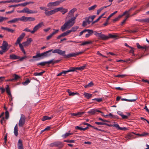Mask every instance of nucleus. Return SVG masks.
<instances>
[{
  "mask_svg": "<svg viewBox=\"0 0 149 149\" xmlns=\"http://www.w3.org/2000/svg\"><path fill=\"white\" fill-rule=\"evenodd\" d=\"M83 52H76L75 53H72L69 54L67 55L65 54V51H62L60 49H56L53 51V53H57L58 54L62 55L66 58H69L71 57H75L83 53Z\"/></svg>",
  "mask_w": 149,
  "mask_h": 149,
  "instance_id": "obj_1",
  "label": "nucleus"
},
{
  "mask_svg": "<svg viewBox=\"0 0 149 149\" xmlns=\"http://www.w3.org/2000/svg\"><path fill=\"white\" fill-rule=\"evenodd\" d=\"M77 16V14H76L75 17L72 18L70 19L65 22L61 27V31L63 32L64 31L67 29H68L72 26L75 22V19Z\"/></svg>",
  "mask_w": 149,
  "mask_h": 149,
  "instance_id": "obj_2",
  "label": "nucleus"
},
{
  "mask_svg": "<svg viewBox=\"0 0 149 149\" xmlns=\"http://www.w3.org/2000/svg\"><path fill=\"white\" fill-rule=\"evenodd\" d=\"M53 51L52 49H51L41 54L39 53H36V55L33 56L32 57L33 58H35L41 56L47 57L50 56L51 54V53H49L51 52L52 51L53 52Z\"/></svg>",
  "mask_w": 149,
  "mask_h": 149,
  "instance_id": "obj_3",
  "label": "nucleus"
},
{
  "mask_svg": "<svg viewBox=\"0 0 149 149\" xmlns=\"http://www.w3.org/2000/svg\"><path fill=\"white\" fill-rule=\"evenodd\" d=\"M96 17V16L95 15L91 16L88 17H86L85 18L86 21H84L83 22L82 26H86V23H87L89 24L93 21L94 19Z\"/></svg>",
  "mask_w": 149,
  "mask_h": 149,
  "instance_id": "obj_4",
  "label": "nucleus"
},
{
  "mask_svg": "<svg viewBox=\"0 0 149 149\" xmlns=\"http://www.w3.org/2000/svg\"><path fill=\"white\" fill-rule=\"evenodd\" d=\"M64 146L63 143L60 141H57L51 143L49 146L51 147H55L58 148V149L61 148Z\"/></svg>",
  "mask_w": 149,
  "mask_h": 149,
  "instance_id": "obj_5",
  "label": "nucleus"
},
{
  "mask_svg": "<svg viewBox=\"0 0 149 149\" xmlns=\"http://www.w3.org/2000/svg\"><path fill=\"white\" fill-rule=\"evenodd\" d=\"M93 32H94L93 33L96 36L98 37L100 39H101L104 40H106V39L108 38V37L106 36V35L102 34L101 32L100 33H99L96 31H94Z\"/></svg>",
  "mask_w": 149,
  "mask_h": 149,
  "instance_id": "obj_6",
  "label": "nucleus"
},
{
  "mask_svg": "<svg viewBox=\"0 0 149 149\" xmlns=\"http://www.w3.org/2000/svg\"><path fill=\"white\" fill-rule=\"evenodd\" d=\"M21 21L23 22L33 21L35 20V18L32 17H26L24 16H22L20 17Z\"/></svg>",
  "mask_w": 149,
  "mask_h": 149,
  "instance_id": "obj_7",
  "label": "nucleus"
},
{
  "mask_svg": "<svg viewBox=\"0 0 149 149\" xmlns=\"http://www.w3.org/2000/svg\"><path fill=\"white\" fill-rule=\"evenodd\" d=\"M26 118L23 114L21 115V117L19 120L18 125L19 127H22L25 124Z\"/></svg>",
  "mask_w": 149,
  "mask_h": 149,
  "instance_id": "obj_8",
  "label": "nucleus"
},
{
  "mask_svg": "<svg viewBox=\"0 0 149 149\" xmlns=\"http://www.w3.org/2000/svg\"><path fill=\"white\" fill-rule=\"evenodd\" d=\"M25 35V34L24 33H22L17 38L16 42L15 43V45H17V44H19V47H20L21 45H22V44H21L20 42L24 38Z\"/></svg>",
  "mask_w": 149,
  "mask_h": 149,
  "instance_id": "obj_9",
  "label": "nucleus"
},
{
  "mask_svg": "<svg viewBox=\"0 0 149 149\" xmlns=\"http://www.w3.org/2000/svg\"><path fill=\"white\" fill-rule=\"evenodd\" d=\"M34 2H33L30 1L29 2H26L24 3H21L18 4L16 5H13L10 6H8L9 8H12V7H16L18 6H21L23 7L25 6L26 5L28 4H29L30 3H33Z\"/></svg>",
  "mask_w": 149,
  "mask_h": 149,
  "instance_id": "obj_10",
  "label": "nucleus"
},
{
  "mask_svg": "<svg viewBox=\"0 0 149 149\" xmlns=\"http://www.w3.org/2000/svg\"><path fill=\"white\" fill-rule=\"evenodd\" d=\"M43 25V22L39 23L37 25H36L33 28V30L31 31L32 34H34L39 28H40Z\"/></svg>",
  "mask_w": 149,
  "mask_h": 149,
  "instance_id": "obj_11",
  "label": "nucleus"
},
{
  "mask_svg": "<svg viewBox=\"0 0 149 149\" xmlns=\"http://www.w3.org/2000/svg\"><path fill=\"white\" fill-rule=\"evenodd\" d=\"M47 10L46 11H45V13L46 16H49L57 12V9L56 8L50 11H48Z\"/></svg>",
  "mask_w": 149,
  "mask_h": 149,
  "instance_id": "obj_12",
  "label": "nucleus"
},
{
  "mask_svg": "<svg viewBox=\"0 0 149 149\" xmlns=\"http://www.w3.org/2000/svg\"><path fill=\"white\" fill-rule=\"evenodd\" d=\"M96 112L100 113H103V112L99 110L95 109H93L88 111V113L90 114V115H94L96 113Z\"/></svg>",
  "mask_w": 149,
  "mask_h": 149,
  "instance_id": "obj_13",
  "label": "nucleus"
},
{
  "mask_svg": "<svg viewBox=\"0 0 149 149\" xmlns=\"http://www.w3.org/2000/svg\"><path fill=\"white\" fill-rule=\"evenodd\" d=\"M56 8L57 10V12L58 11H60L62 13V14L63 15L64 14L68 11L67 9L64 8L63 7Z\"/></svg>",
  "mask_w": 149,
  "mask_h": 149,
  "instance_id": "obj_14",
  "label": "nucleus"
},
{
  "mask_svg": "<svg viewBox=\"0 0 149 149\" xmlns=\"http://www.w3.org/2000/svg\"><path fill=\"white\" fill-rule=\"evenodd\" d=\"M33 40L32 38H29L27 39V40L26 41L23 42L22 44L23 46V47H27L29 45H30L31 42Z\"/></svg>",
  "mask_w": 149,
  "mask_h": 149,
  "instance_id": "obj_15",
  "label": "nucleus"
},
{
  "mask_svg": "<svg viewBox=\"0 0 149 149\" xmlns=\"http://www.w3.org/2000/svg\"><path fill=\"white\" fill-rule=\"evenodd\" d=\"M85 67V66H83L79 67H72L70 68V70H72V71H71V72H74L76 71L77 70H82L84 69Z\"/></svg>",
  "mask_w": 149,
  "mask_h": 149,
  "instance_id": "obj_16",
  "label": "nucleus"
},
{
  "mask_svg": "<svg viewBox=\"0 0 149 149\" xmlns=\"http://www.w3.org/2000/svg\"><path fill=\"white\" fill-rule=\"evenodd\" d=\"M70 33L68 30L66 31L63 33L61 35L58 36L57 37V39H60V38L62 37H64L68 35Z\"/></svg>",
  "mask_w": 149,
  "mask_h": 149,
  "instance_id": "obj_17",
  "label": "nucleus"
},
{
  "mask_svg": "<svg viewBox=\"0 0 149 149\" xmlns=\"http://www.w3.org/2000/svg\"><path fill=\"white\" fill-rule=\"evenodd\" d=\"M8 46V43L7 42L5 41H3L2 45L0 47V48L3 50L6 51Z\"/></svg>",
  "mask_w": 149,
  "mask_h": 149,
  "instance_id": "obj_18",
  "label": "nucleus"
},
{
  "mask_svg": "<svg viewBox=\"0 0 149 149\" xmlns=\"http://www.w3.org/2000/svg\"><path fill=\"white\" fill-rule=\"evenodd\" d=\"M59 3L58 1H57L53 2H50L47 4V6L49 7L50 6H56L59 5Z\"/></svg>",
  "mask_w": 149,
  "mask_h": 149,
  "instance_id": "obj_19",
  "label": "nucleus"
},
{
  "mask_svg": "<svg viewBox=\"0 0 149 149\" xmlns=\"http://www.w3.org/2000/svg\"><path fill=\"white\" fill-rule=\"evenodd\" d=\"M136 46L138 49H145V50H146L148 49L149 47L144 45L143 46H142L140 45L139 43L136 44Z\"/></svg>",
  "mask_w": 149,
  "mask_h": 149,
  "instance_id": "obj_20",
  "label": "nucleus"
},
{
  "mask_svg": "<svg viewBox=\"0 0 149 149\" xmlns=\"http://www.w3.org/2000/svg\"><path fill=\"white\" fill-rule=\"evenodd\" d=\"M17 148L18 149H24L22 143V141L19 139L17 143Z\"/></svg>",
  "mask_w": 149,
  "mask_h": 149,
  "instance_id": "obj_21",
  "label": "nucleus"
},
{
  "mask_svg": "<svg viewBox=\"0 0 149 149\" xmlns=\"http://www.w3.org/2000/svg\"><path fill=\"white\" fill-rule=\"evenodd\" d=\"M19 21H21L20 18H15L11 20H10V21H8L7 22V23H15L17 22H18Z\"/></svg>",
  "mask_w": 149,
  "mask_h": 149,
  "instance_id": "obj_22",
  "label": "nucleus"
},
{
  "mask_svg": "<svg viewBox=\"0 0 149 149\" xmlns=\"http://www.w3.org/2000/svg\"><path fill=\"white\" fill-rule=\"evenodd\" d=\"M71 71H72V70H70V69L66 71H62V72L59 73L57 74V76H59L61 75L62 74H65L68 72H71Z\"/></svg>",
  "mask_w": 149,
  "mask_h": 149,
  "instance_id": "obj_23",
  "label": "nucleus"
},
{
  "mask_svg": "<svg viewBox=\"0 0 149 149\" xmlns=\"http://www.w3.org/2000/svg\"><path fill=\"white\" fill-rule=\"evenodd\" d=\"M10 58L12 59H17L20 58L19 56H17L15 54H12L10 55Z\"/></svg>",
  "mask_w": 149,
  "mask_h": 149,
  "instance_id": "obj_24",
  "label": "nucleus"
},
{
  "mask_svg": "<svg viewBox=\"0 0 149 149\" xmlns=\"http://www.w3.org/2000/svg\"><path fill=\"white\" fill-rule=\"evenodd\" d=\"M85 113L84 112H79L77 113H72V116L77 117H80L81 115H83Z\"/></svg>",
  "mask_w": 149,
  "mask_h": 149,
  "instance_id": "obj_25",
  "label": "nucleus"
},
{
  "mask_svg": "<svg viewBox=\"0 0 149 149\" xmlns=\"http://www.w3.org/2000/svg\"><path fill=\"white\" fill-rule=\"evenodd\" d=\"M79 28V26H74L72 27L71 29L70 30H68L70 33L71 32H73L76 31V30Z\"/></svg>",
  "mask_w": 149,
  "mask_h": 149,
  "instance_id": "obj_26",
  "label": "nucleus"
},
{
  "mask_svg": "<svg viewBox=\"0 0 149 149\" xmlns=\"http://www.w3.org/2000/svg\"><path fill=\"white\" fill-rule=\"evenodd\" d=\"M18 129L17 125L16 124L14 128V133L16 136H17L18 134Z\"/></svg>",
  "mask_w": 149,
  "mask_h": 149,
  "instance_id": "obj_27",
  "label": "nucleus"
},
{
  "mask_svg": "<svg viewBox=\"0 0 149 149\" xmlns=\"http://www.w3.org/2000/svg\"><path fill=\"white\" fill-rule=\"evenodd\" d=\"M6 90L7 93L8 95H9L10 97H11L12 95L11 94L9 88V86L8 85H6Z\"/></svg>",
  "mask_w": 149,
  "mask_h": 149,
  "instance_id": "obj_28",
  "label": "nucleus"
},
{
  "mask_svg": "<svg viewBox=\"0 0 149 149\" xmlns=\"http://www.w3.org/2000/svg\"><path fill=\"white\" fill-rule=\"evenodd\" d=\"M70 131H69L68 132H66L65 134L63 135L62 137L64 139L66 138L68 136L72 134V133H70Z\"/></svg>",
  "mask_w": 149,
  "mask_h": 149,
  "instance_id": "obj_29",
  "label": "nucleus"
},
{
  "mask_svg": "<svg viewBox=\"0 0 149 149\" xmlns=\"http://www.w3.org/2000/svg\"><path fill=\"white\" fill-rule=\"evenodd\" d=\"M13 76L14 77V78L12 79V80H13V81L14 80L17 81L20 78V77L19 76L15 74H13Z\"/></svg>",
  "mask_w": 149,
  "mask_h": 149,
  "instance_id": "obj_30",
  "label": "nucleus"
},
{
  "mask_svg": "<svg viewBox=\"0 0 149 149\" xmlns=\"http://www.w3.org/2000/svg\"><path fill=\"white\" fill-rule=\"evenodd\" d=\"M52 118V117H50L46 116H44L41 119V120L42 121H45L46 120H50Z\"/></svg>",
  "mask_w": 149,
  "mask_h": 149,
  "instance_id": "obj_31",
  "label": "nucleus"
},
{
  "mask_svg": "<svg viewBox=\"0 0 149 149\" xmlns=\"http://www.w3.org/2000/svg\"><path fill=\"white\" fill-rule=\"evenodd\" d=\"M84 95V96L87 99H89L91 98L92 96V94L86 93H85Z\"/></svg>",
  "mask_w": 149,
  "mask_h": 149,
  "instance_id": "obj_32",
  "label": "nucleus"
},
{
  "mask_svg": "<svg viewBox=\"0 0 149 149\" xmlns=\"http://www.w3.org/2000/svg\"><path fill=\"white\" fill-rule=\"evenodd\" d=\"M136 99H137L136 98L135 99H130V100L127 99H126L123 98L121 99V100L122 101H125L130 102H134L136 101Z\"/></svg>",
  "mask_w": 149,
  "mask_h": 149,
  "instance_id": "obj_33",
  "label": "nucleus"
},
{
  "mask_svg": "<svg viewBox=\"0 0 149 149\" xmlns=\"http://www.w3.org/2000/svg\"><path fill=\"white\" fill-rule=\"evenodd\" d=\"M45 72V71H43L40 72H35L34 73L33 75L35 76H42V75Z\"/></svg>",
  "mask_w": 149,
  "mask_h": 149,
  "instance_id": "obj_34",
  "label": "nucleus"
},
{
  "mask_svg": "<svg viewBox=\"0 0 149 149\" xmlns=\"http://www.w3.org/2000/svg\"><path fill=\"white\" fill-rule=\"evenodd\" d=\"M25 0H9V3H19L21 1H23Z\"/></svg>",
  "mask_w": 149,
  "mask_h": 149,
  "instance_id": "obj_35",
  "label": "nucleus"
},
{
  "mask_svg": "<svg viewBox=\"0 0 149 149\" xmlns=\"http://www.w3.org/2000/svg\"><path fill=\"white\" fill-rule=\"evenodd\" d=\"M106 36L108 38H107V39H106V40H107L108 39L110 38H115L116 37H117L118 36L116 35H112V34H109L108 35V36Z\"/></svg>",
  "mask_w": 149,
  "mask_h": 149,
  "instance_id": "obj_36",
  "label": "nucleus"
},
{
  "mask_svg": "<svg viewBox=\"0 0 149 149\" xmlns=\"http://www.w3.org/2000/svg\"><path fill=\"white\" fill-rule=\"evenodd\" d=\"M137 135H139L140 136H146V135H149V134L148 133H147V132H143L141 134H136Z\"/></svg>",
  "mask_w": 149,
  "mask_h": 149,
  "instance_id": "obj_37",
  "label": "nucleus"
},
{
  "mask_svg": "<svg viewBox=\"0 0 149 149\" xmlns=\"http://www.w3.org/2000/svg\"><path fill=\"white\" fill-rule=\"evenodd\" d=\"M92 43V42L91 41H85L84 42H83L80 45V46H83L85 45H86L91 44Z\"/></svg>",
  "mask_w": 149,
  "mask_h": 149,
  "instance_id": "obj_38",
  "label": "nucleus"
},
{
  "mask_svg": "<svg viewBox=\"0 0 149 149\" xmlns=\"http://www.w3.org/2000/svg\"><path fill=\"white\" fill-rule=\"evenodd\" d=\"M127 75L126 74H118L114 76L115 77H120L121 78H123L125 77Z\"/></svg>",
  "mask_w": 149,
  "mask_h": 149,
  "instance_id": "obj_39",
  "label": "nucleus"
},
{
  "mask_svg": "<svg viewBox=\"0 0 149 149\" xmlns=\"http://www.w3.org/2000/svg\"><path fill=\"white\" fill-rule=\"evenodd\" d=\"M97 7L96 5H95L89 7L88 8V10H94Z\"/></svg>",
  "mask_w": 149,
  "mask_h": 149,
  "instance_id": "obj_40",
  "label": "nucleus"
},
{
  "mask_svg": "<svg viewBox=\"0 0 149 149\" xmlns=\"http://www.w3.org/2000/svg\"><path fill=\"white\" fill-rule=\"evenodd\" d=\"M76 10V8H74L71 10L69 12V14H71L72 16H73V14L74 12Z\"/></svg>",
  "mask_w": 149,
  "mask_h": 149,
  "instance_id": "obj_41",
  "label": "nucleus"
},
{
  "mask_svg": "<svg viewBox=\"0 0 149 149\" xmlns=\"http://www.w3.org/2000/svg\"><path fill=\"white\" fill-rule=\"evenodd\" d=\"M130 17V15L128 14L125 17V18L123 20V21L121 22V25H122L124 24L127 20V19Z\"/></svg>",
  "mask_w": 149,
  "mask_h": 149,
  "instance_id": "obj_42",
  "label": "nucleus"
},
{
  "mask_svg": "<svg viewBox=\"0 0 149 149\" xmlns=\"http://www.w3.org/2000/svg\"><path fill=\"white\" fill-rule=\"evenodd\" d=\"M134 134L133 133H132L128 134L126 136V138L128 139H131L133 137H132V136H133Z\"/></svg>",
  "mask_w": 149,
  "mask_h": 149,
  "instance_id": "obj_43",
  "label": "nucleus"
},
{
  "mask_svg": "<svg viewBox=\"0 0 149 149\" xmlns=\"http://www.w3.org/2000/svg\"><path fill=\"white\" fill-rule=\"evenodd\" d=\"M93 85V83L92 82H91L88 84L87 85H85L84 86L85 88H87L91 87Z\"/></svg>",
  "mask_w": 149,
  "mask_h": 149,
  "instance_id": "obj_44",
  "label": "nucleus"
},
{
  "mask_svg": "<svg viewBox=\"0 0 149 149\" xmlns=\"http://www.w3.org/2000/svg\"><path fill=\"white\" fill-rule=\"evenodd\" d=\"M114 127H116L118 130H123V128L120 127L119 125L118 124H115L113 125Z\"/></svg>",
  "mask_w": 149,
  "mask_h": 149,
  "instance_id": "obj_45",
  "label": "nucleus"
},
{
  "mask_svg": "<svg viewBox=\"0 0 149 149\" xmlns=\"http://www.w3.org/2000/svg\"><path fill=\"white\" fill-rule=\"evenodd\" d=\"M30 82V80L29 79H28L25 81L24 82L22 83V84L23 85H26L29 83Z\"/></svg>",
  "mask_w": 149,
  "mask_h": 149,
  "instance_id": "obj_46",
  "label": "nucleus"
},
{
  "mask_svg": "<svg viewBox=\"0 0 149 149\" xmlns=\"http://www.w3.org/2000/svg\"><path fill=\"white\" fill-rule=\"evenodd\" d=\"M38 13V11L37 10H30L29 9L28 14H34L36 13Z\"/></svg>",
  "mask_w": 149,
  "mask_h": 149,
  "instance_id": "obj_47",
  "label": "nucleus"
},
{
  "mask_svg": "<svg viewBox=\"0 0 149 149\" xmlns=\"http://www.w3.org/2000/svg\"><path fill=\"white\" fill-rule=\"evenodd\" d=\"M29 9L27 7L24 8L23 9V13H26L28 14Z\"/></svg>",
  "mask_w": 149,
  "mask_h": 149,
  "instance_id": "obj_48",
  "label": "nucleus"
},
{
  "mask_svg": "<svg viewBox=\"0 0 149 149\" xmlns=\"http://www.w3.org/2000/svg\"><path fill=\"white\" fill-rule=\"evenodd\" d=\"M93 100H96L98 102H100L102 101V98H95L92 99Z\"/></svg>",
  "mask_w": 149,
  "mask_h": 149,
  "instance_id": "obj_49",
  "label": "nucleus"
},
{
  "mask_svg": "<svg viewBox=\"0 0 149 149\" xmlns=\"http://www.w3.org/2000/svg\"><path fill=\"white\" fill-rule=\"evenodd\" d=\"M53 30L55 31L54 32H52L51 34L52 36H53V35H55V34H56L59 31L58 29L55 30L54 29Z\"/></svg>",
  "mask_w": 149,
  "mask_h": 149,
  "instance_id": "obj_50",
  "label": "nucleus"
},
{
  "mask_svg": "<svg viewBox=\"0 0 149 149\" xmlns=\"http://www.w3.org/2000/svg\"><path fill=\"white\" fill-rule=\"evenodd\" d=\"M74 141H75L74 140H69V139L65 140L64 141V142H66L67 143H74Z\"/></svg>",
  "mask_w": 149,
  "mask_h": 149,
  "instance_id": "obj_51",
  "label": "nucleus"
},
{
  "mask_svg": "<svg viewBox=\"0 0 149 149\" xmlns=\"http://www.w3.org/2000/svg\"><path fill=\"white\" fill-rule=\"evenodd\" d=\"M20 49L22 51V52L24 53V54H26V52H25V50L24 49V47L23 45H21L20 47H19Z\"/></svg>",
  "mask_w": 149,
  "mask_h": 149,
  "instance_id": "obj_52",
  "label": "nucleus"
},
{
  "mask_svg": "<svg viewBox=\"0 0 149 149\" xmlns=\"http://www.w3.org/2000/svg\"><path fill=\"white\" fill-rule=\"evenodd\" d=\"M129 12L128 11H128H125L123 13V14L122 15H120V17H121L123 16H124V15H125L126 14H127V15L128 14H129L130 15V14L129 13Z\"/></svg>",
  "mask_w": 149,
  "mask_h": 149,
  "instance_id": "obj_53",
  "label": "nucleus"
},
{
  "mask_svg": "<svg viewBox=\"0 0 149 149\" xmlns=\"http://www.w3.org/2000/svg\"><path fill=\"white\" fill-rule=\"evenodd\" d=\"M46 64L45 62H42L39 63L37 64V65H40L42 66H44Z\"/></svg>",
  "mask_w": 149,
  "mask_h": 149,
  "instance_id": "obj_54",
  "label": "nucleus"
},
{
  "mask_svg": "<svg viewBox=\"0 0 149 149\" xmlns=\"http://www.w3.org/2000/svg\"><path fill=\"white\" fill-rule=\"evenodd\" d=\"M87 32L90 35H92L94 32L92 30L88 29Z\"/></svg>",
  "mask_w": 149,
  "mask_h": 149,
  "instance_id": "obj_55",
  "label": "nucleus"
},
{
  "mask_svg": "<svg viewBox=\"0 0 149 149\" xmlns=\"http://www.w3.org/2000/svg\"><path fill=\"white\" fill-rule=\"evenodd\" d=\"M9 118V112L8 111H6L5 112V118L7 119Z\"/></svg>",
  "mask_w": 149,
  "mask_h": 149,
  "instance_id": "obj_56",
  "label": "nucleus"
},
{
  "mask_svg": "<svg viewBox=\"0 0 149 149\" xmlns=\"http://www.w3.org/2000/svg\"><path fill=\"white\" fill-rule=\"evenodd\" d=\"M54 61V59H52L49 61H45L46 64H48V65L52 63L53 64V63Z\"/></svg>",
  "mask_w": 149,
  "mask_h": 149,
  "instance_id": "obj_57",
  "label": "nucleus"
},
{
  "mask_svg": "<svg viewBox=\"0 0 149 149\" xmlns=\"http://www.w3.org/2000/svg\"><path fill=\"white\" fill-rule=\"evenodd\" d=\"M40 10H45V11H46V10H47L48 9L47 8H46L45 7H43V6L40 7Z\"/></svg>",
  "mask_w": 149,
  "mask_h": 149,
  "instance_id": "obj_58",
  "label": "nucleus"
},
{
  "mask_svg": "<svg viewBox=\"0 0 149 149\" xmlns=\"http://www.w3.org/2000/svg\"><path fill=\"white\" fill-rule=\"evenodd\" d=\"M120 18H121V17H120V15H119L118 17H117L115 19H114L113 20V21L114 22H116L118 20H119V19H120Z\"/></svg>",
  "mask_w": 149,
  "mask_h": 149,
  "instance_id": "obj_59",
  "label": "nucleus"
},
{
  "mask_svg": "<svg viewBox=\"0 0 149 149\" xmlns=\"http://www.w3.org/2000/svg\"><path fill=\"white\" fill-rule=\"evenodd\" d=\"M79 94L78 93H77V92L74 93V92H71V93L70 94V96H73L75 95H79Z\"/></svg>",
  "mask_w": 149,
  "mask_h": 149,
  "instance_id": "obj_60",
  "label": "nucleus"
},
{
  "mask_svg": "<svg viewBox=\"0 0 149 149\" xmlns=\"http://www.w3.org/2000/svg\"><path fill=\"white\" fill-rule=\"evenodd\" d=\"M137 7V6H134L133 7H131V8H130L129 10H128V11H129V12H130V11H132V10H134Z\"/></svg>",
  "mask_w": 149,
  "mask_h": 149,
  "instance_id": "obj_61",
  "label": "nucleus"
},
{
  "mask_svg": "<svg viewBox=\"0 0 149 149\" xmlns=\"http://www.w3.org/2000/svg\"><path fill=\"white\" fill-rule=\"evenodd\" d=\"M7 31H8L9 32H10L13 33L15 31V30L11 29L8 28Z\"/></svg>",
  "mask_w": 149,
  "mask_h": 149,
  "instance_id": "obj_62",
  "label": "nucleus"
},
{
  "mask_svg": "<svg viewBox=\"0 0 149 149\" xmlns=\"http://www.w3.org/2000/svg\"><path fill=\"white\" fill-rule=\"evenodd\" d=\"M101 18L100 17V16L99 17L95 20L93 22H92V24H93L97 22H98L99 20Z\"/></svg>",
  "mask_w": 149,
  "mask_h": 149,
  "instance_id": "obj_63",
  "label": "nucleus"
},
{
  "mask_svg": "<svg viewBox=\"0 0 149 149\" xmlns=\"http://www.w3.org/2000/svg\"><path fill=\"white\" fill-rule=\"evenodd\" d=\"M76 129H78L80 130H83L84 131V128H82L81 127H79L78 126H77L75 127Z\"/></svg>",
  "mask_w": 149,
  "mask_h": 149,
  "instance_id": "obj_64",
  "label": "nucleus"
}]
</instances>
